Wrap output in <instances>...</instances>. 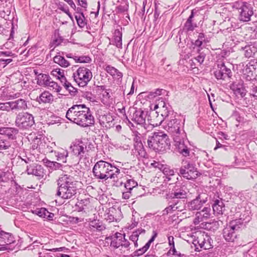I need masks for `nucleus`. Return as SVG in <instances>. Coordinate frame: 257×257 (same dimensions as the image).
Listing matches in <instances>:
<instances>
[{"mask_svg":"<svg viewBox=\"0 0 257 257\" xmlns=\"http://www.w3.org/2000/svg\"><path fill=\"white\" fill-rule=\"evenodd\" d=\"M57 195L64 199H72L77 193V181L67 174L62 175L57 181Z\"/></svg>","mask_w":257,"mask_h":257,"instance_id":"obj_1","label":"nucleus"},{"mask_svg":"<svg viewBox=\"0 0 257 257\" xmlns=\"http://www.w3.org/2000/svg\"><path fill=\"white\" fill-rule=\"evenodd\" d=\"M94 176L98 179L106 181L108 179H117L120 177V170L110 163L100 160L96 162L93 169Z\"/></svg>","mask_w":257,"mask_h":257,"instance_id":"obj_2","label":"nucleus"},{"mask_svg":"<svg viewBox=\"0 0 257 257\" xmlns=\"http://www.w3.org/2000/svg\"><path fill=\"white\" fill-rule=\"evenodd\" d=\"M147 143L149 148L158 153L165 152L170 145L168 136L162 132H155L149 136Z\"/></svg>","mask_w":257,"mask_h":257,"instance_id":"obj_3","label":"nucleus"},{"mask_svg":"<svg viewBox=\"0 0 257 257\" xmlns=\"http://www.w3.org/2000/svg\"><path fill=\"white\" fill-rule=\"evenodd\" d=\"M179 175L187 180H194L200 174L197 170L195 164L192 161L183 160L182 165L179 169Z\"/></svg>","mask_w":257,"mask_h":257,"instance_id":"obj_4","label":"nucleus"},{"mask_svg":"<svg viewBox=\"0 0 257 257\" xmlns=\"http://www.w3.org/2000/svg\"><path fill=\"white\" fill-rule=\"evenodd\" d=\"M148 111L143 110L142 109H135L130 110L129 119L127 118L128 123L134 126L133 123H135L143 127L145 130L149 128L150 125L151 124L148 119V123L146 122V118L148 116Z\"/></svg>","mask_w":257,"mask_h":257,"instance_id":"obj_5","label":"nucleus"},{"mask_svg":"<svg viewBox=\"0 0 257 257\" xmlns=\"http://www.w3.org/2000/svg\"><path fill=\"white\" fill-rule=\"evenodd\" d=\"M242 226L240 220H235L230 222L223 230V236L228 242H233L237 237L236 232Z\"/></svg>","mask_w":257,"mask_h":257,"instance_id":"obj_6","label":"nucleus"},{"mask_svg":"<svg viewBox=\"0 0 257 257\" xmlns=\"http://www.w3.org/2000/svg\"><path fill=\"white\" fill-rule=\"evenodd\" d=\"M75 81L80 87L87 85L92 77L91 70L84 67H79L73 74Z\"/></svg>","mask_w":257,"mask_h":257,"instance_id":"obj_7","label":"nucleus"},{"mask_svg":"<svg viewBox=\"0 0 257 257\" xmlns=\"http://www.w3.org/2000/svg\"><path fill=\"white\" fill-rule=\"evenodd\" d=\"M35 123L33 116L28 112L19 113L16 117V125L22 129H28Z\"/></svg>","mask_w":257,"mask_h":257,"instance_id":"obj_8","label":"nucleus"},{"mask_svg":"<svg viewBox=\"0 0 257 257\" xmlns=\"http://www.w3.org/2000/svg\"><path fill=\"white\" fill-rule=\"evenodd\" d=\"M78 115L74 122L75 123L82 127H86L94 124V117L92 115L89 108L86 106V108L82 109Z\"/></svg>","mask_w":257,"mask_h":257,"instance_id":"obj_9","label":"nucleus"},{"mask_svg":"<svg viewBox=\"0 0 257 257\" xmlns=\"http://www.w3.org/2000/svg\"><path fill=\"white\" fill-rule=\"evenodd\" d=\"M238 20L242 22H248L253 14V7L251 4L247 2H241L238 4L237 8Z\"/></svg>","mask_w":257,"mask_h":257,"instance_id":"obj_10","label":"nucleus"},{"mask_svg":"<svg viewBox=\"0 0 257 257\" xmlns=\"http://www.w3.org/2000/svg\"><path fill=\"white\" fill-rule=\"evenodd\" d=\"M212 243L213 240L211 237L205 232L199 233L196 238L193 241V243L195 246L198 244L200 248L204 249L212 248L213 247Z\"/></svg>","mask_w":257,"mask_h":257,"instance_id":"obj_11","label":"nucleus"},{"mask_svg":"<svg viewBox=\"0 0 257 257\" xmlns=\"http://www.w3.org/2000/svg\"><path fill=\"white\" fill-rule=\"evenodd\" d=\"M36 79L37 84L39 86L51 87L57 92H59L61 90V87L56 82L52 80L48 74H40Z\"/></svg>","mask_w":257,"mask_h":257,"instance_id":"obj_12","label":"nucleus"},{"mask_svg":"<svg viewBox=\"0 0 257 257\" xmlns=\"http://www.w3.org/2000/svg\"><path fill=\"white\" fill-rule=\"evenodd\" d=\"M243 78L247 81H255L257 76V62L251 61L242 70Z\"/></svg>","mask_w":257,"mask_h":257,"instance_id":"obj_13","label":"nucleus"},{"mask_svg":"<svg viewBox=\"0 0 257 257\" xmlns=\"http://www.w3.org/2000/svg\"><path fill=\"white\" fill-rule=\"evenodd\" d=\"M214 75L217 80H227L232 76V72L224 63H221L218 64L217 67L214 72Z\"/></svg>","mask_w":257,"mask_h":257,"instance_id":"obj_14","label":"nucleus"},{"mask_svg":"<svg viewBox=\"0 0 257 257\" xmlns=\"http://www.w3.org/2000/svg\"><path fill=\"white\" fill-rule=\"evenodd\" d=\"M167 198H177L186 199L187 197V188L185 186L176 184L172 190L166 194Z\"/></svg>","mask_w":257,"mask_h":257,"instance_id":"obj_15","label":"nucleus"},{"mask_svg":"<svg viewBox=\"0 0 257 257\" xmlns=\"http://www.w3.org/2000/svg\"><path fill=\"white\" fill-rule=\"evenodd\" d=\"M180 122V120L177 119L174 116H171L169 119L164 121V123L166 124L164 128L170 134L179 131L181 127Z\"/></svg>","mask_w":257,"mask_h":257,"instance_id":"obj_16","label":"nucleus"},{"mask_svg":"<svg viewBox=\"0 0 257 257\" xmlns=\"http://www.w3.org/2000/svg\"><path fill=\"white\" fill-rule=\"evenodd\" d=\"M86 108L85 104H76L73 105L67 110L66 117L70 121L74 123L75 119L78 117L79 114L81 111L82 109Z\"/></svg>","mask_w":257,"mask_h":257,"instance_id":"obj_17","label":"nucleus"},{"mask_svg":"<svg viewBox=\"0 0 257 257\" xmlns=\"http://www.w3.org/2000/svg\"><path fill=\"white\" fill-rule=\"evenodd\" d=\"M26 172L29 175H33L41 179L45 175L44 168L41 165L34 163L33 161L29 165L27 166Z\"/></svg>","mask_w":257,"mask_h":257,"instance_id":"obj_18","label":"nucleus"},{"mask_svg":"<svg viewBox=\"0 0 257 257\" xmlns=\"http://www.w3.org/2000/svg\"><path fill=\"white\" fill-rule=\"evenodd\" d=\"M230 89L234 92V93L238 97H243L246 93V90L243 85L242 80L233 82L230 85Z\"/></svg>","mask_w":257,"mask_h":257,"instance_id":"obj_19","label":"nucleus"},{"mask_svg":"<svg viewBox=\"0 0 257 257\" xmlns=\"http://www.w3.org/2000/svg\"><path fill=\"white\" fill-rule=\"evenodd\" d=\"M210 210L209 207H204L201 211L197 212L193 220L194 224L197 225L209 218L210 216Z\"/></svg>","mask_w":257,"mask_h":257,"instance_id":"obj_20","label":"nucleus"},{"mask_svg":"<svg viewBox=\"0 0 257 257\" xmlns=\"http://www.w3.org/2000/svg\"><path fill=\"white\" fill-rule=\"evenodd\" d=\"M205 202V200H201L200 195H198L195 199L186 203V207L188 210L194 211L199 210Z\"/></svg>","mask_w":257,"mask_h":257,"instance_id":"obj_21","label":"nucleus"},{"mask_svg":"<svg viewBox=\"0 0 257 257\" xmlns=\"http://www.w3.org/2000/svg\"><path fill=\"white\" fill-rule=\"evenodd\" d=\"M240 50L243 52V55L245 58L254 57L257 53V44L256 43H251L244 47H242Z\"/></svg>","mask_w":257,"mask_h":257,"instance_id":"obj_22","label":"nucleus"},{"mask_svg":"<svg viewBox=\"0 0 257 257\" xmlns=\"http://www.w3.org/2000/svg\"><path fill=\"white\" fill-rule=\"evenodd\" d=\"M72 152L75 156L81 158L84 156L85 150L81 140H76L70 147Z\"/></svg>","mask_w":257,"mask_h":257,"instance_id":"obj_23","label":"nucleus"},{"mask_svg":"<svg viewBox=\"0 0 257 257\" xmlns=\"http://www.w3.org/2000/svg\"><path fill=\"white\" fill-rule=\"evenodd\" d=\"M10 104L11 110L13 111L23 110L27 108V102L23 99L20 98L15 101H10Z\"/></svg>","mask_w":257,"mask_h":257,"instance_id":"obj_24","label":"nucleus"},{"mask_svg":"<svg viewBox=\"0 0 257 257\" xmlns=\"http://www.w3.org/2000/svg\"><path fill=\"white\" fill-rule=\"evenodd\" d=\"M124 234H123L119 232H116L113 235L107 237L106 239L111 241L110 246L115 248H117L120 247L121 239H124Z\"/></svg>","mask_w":257,"mask_h":257,"instance_id":"obj_25","label":"nucleus"},{"mask_svg":"<svg viewBox=\"0 0 257 257\" xmlns=\"http://www.w3.org/2000/svg\"><path fill=\"white\" fill-rule=\"evenodd\" d=\"M158 233L156 230H153V235L150 239L146 243V244L142 247L137 250H136L134 252L135 256H140L143 254L145 253L149 248L151 244L154 241L156 237L157 236Z\"/></svg>","mask_w":257,"mask_h":257,"instance_id":"obj_26","label":"nucleus"},{"mask_svg":"<svg viewBox=\"0 0 257 257\" xmlns=\"http://www.w3.org/2000/svg\"><path fill=\"white\" fill-rule=\"evenodd\" d=\"M134 149L132 150V153L136 155L139 159L147 158L148 154L142 144H134Z\"/></svg>","mask_w":257,"mask_h":257,"instance_id":"obj_27","label":"nucleus"},{"mask_svg":"<svg viewBox=\"0 0 257 257\" xmlns=\"http://www.w3.org/2000/svg\"><path fill=\"white\" fill-rule=\"evenodd\" d=\"M54 100V97L51 93L48 91H44L39 97H37L36 101L39 103H52Z\"/></svg>","mask_w":257,"mask_h":257,"instance_id":"obj_28","label":"nucleus"},{"mask_svg":"<svg viewBox=\"0 0 257 257\" xmlns=\"http://www.w3.org/2000/svg\"><path fill=\"white\" fill-rule=\"evenodd\" d=\"M13 242L11 235L8 232L3 231L0 228V246L10 244Z\"/></svg>","mask_w":257,"mask_h":257,"instance_id":"obj_29","label":"nucleus"},{"mask_svg":"<svg viewBox=\"0 0 257 257\" xmlns=\"http://www.w3.org/2000/svg\"><path fill=\"white\" fill-rule=\"evenodd\" d=\"M163 106L162 109L161 111V117L162 119L159 118L160 120V124H162L167 119H169L171 116H173V112L172 111L170 110L165 105V103L163 102Z\"/></svg>","mask_w":257,"mask_h":257,"instance_id":"obj_30","label":"nucleus"},{"mask_svg":"<svg viewBox=\"0 0 257 257\" xmlns=\"http://www.w3.org/2000/svg\"><path fill=\"white\" fill-rule=\"evenodd\" d=\"M212 207L214 213L216 214H222L223 211L225 209V206L222 200H215Z\"/></svg>","mask_w":257,"mask_h":257,"instance_id":"obj_31","label":"nucleus"},{"mask_svg":"<svg viewBox=\"0 0 257 257\" xmlns=\"http://www.w3.org/2000/svg\"><path fill=\"white\" fill-rule=\"evenodd\" d=\"M68 153L67 150L61 149L57 151L54 152V155L58 161L61 162L63 163L67 161V157Z\"/></svg>","mask_w":257,"mask_h":257,"instance_id":"obj_32","label":"nucleus"},{"mask_svg":"<svg viewBox=\"0 0 257 257\" xmlns=\"http://www.w3.org/2000/svg\"><path fill=\"white\" fill-rule=\"evenodd\" d=\"M18 132V130L14 127H3L2 135L6 136L9 139L14 140Z\"/></svg>","mask_w":257,"mask_h":257,"instance_id":"obj_33","label":"nucleus"},{"mask_svg":"<svg viewBox=\"0 0 257 257\" xmlns=\"http://www.w3.org/2000/svg\"><path fill=\"white\" fill-rule=\"evenodd\" d=\"M173 137V140L175 142V146L177 147L180 144H182L185 142L184 137L185 135L184 133L181 134L180 130L171 134Z\"/></svg>","mask_w":257,"mask_h":257,"instance_id":"obj_34","label":"nucleus"},{"mask_svg":"<svg viewBox=\"0 0 257 257\" xmlns=\"http://www.w3.org/2000/svg\"><path fill=\"white\" fill-rule=\"evenodd\" d=\"M114 43L113 45H115L116 47L121 48L122 47V33L118 29L114 31Z\"/></svg>","mask_w":257,"mask_h":257,"instance_id":"obj_35","label":"nucleus"},{"mask_svg":"<svg viewBox=\"0 0 257 257\" xmlns=\"http://www.w3.org/2000/svg\"><path fill=\"white\" fill-rule=\"evenodd\" d=\"M178 152L184 157H188L190 155V149L185 144V143L180 144L176 147Z\"/></svg>","mask_w":257,"mask_h":257,"instance_id":"obj_36","label":"nucleus"},{"mask_svg":"<svg viewBox=\"0 0 257 257\" xmlns=\"http://www.w3.org/2000/svg\"><path fill=\"white\" fill-rule=\"evenodd\" d=\"M53 61L62 67H67L70 65V63L66 60L64 57L60 55H56L53 58Z\"/></svg>","mask_w":257,"mask_h":257,"instance_id":"obj_37","label":"nucleus"},{"mask_svg":"<svg viewBox=\"0 0 257 257\" xmlns=\"http://www.w3.org/2000/svg\"><path fill=\"white\" fill-rule=\"evenodd\" d=\"M43 162L47 167L54 170L60 169L62 166L60 163L55 161H51L47 158L44 159Z\"/></svg>","mask_w":257,"mask_h":257,"instance_id":"obj_38","label":"nucleus"},{"mask_svg":"<svg viewBox=\"0 0 257 257\" xmlns=\"http://www.w3.org/2000/svg\"><path fill=\"white\" fill-rule=\"evenodd\" d=\"M90 225L98 231H102L105 229V227L99 220L94 219L90 221Z\"/></svg>","mask_w":257,"mask_h":257,"instance_id":"obj_39","label":"nucleus"},{"mask_svg":"<svg viewBox=\"0 0 257 257\" xmlns=\"http://www.w3.org/2000/svg\"><path fill=\"white\" fill-rule=\"evenodd\" d=\"M125 190L132 191L134 188L138 186V183L133 179H127L124 183Z\"/></svg>","mask_w":257,"mask_h":257,"instance_id":"obj_40","label":"nucleus"},{"mask_svg":"<svg viewBox=\"0 0 257 257\" xmlns=\"http://www.w3.org/2000/svg\"><path fill=\"white\" fill-rule=\"evenodd\" d=\"M81 141L85 152H88L94 149V144L91 141L85 139L81 140Z\"/></svg>","mask_w":257,"mask_h":257,"instance_id":"obj_41","label":"nucleus"},{"mask_svg":"<svg viewBox=\"0 0 257 257\" xmlns=\"http://www.w3.org/2000/svg\"><path fill=\"white\" fill-rule=\"evenodd\" d=\"M73 59L76 63H89L92 61L91 58L88 56H74Z\"/></svg>","mask_w":257,"mask_h":257,"instance_id":"obj_42","label":"nucleus"},{"mask_svg":"<svg viewBox=\"0 0 257 257\" xmlns=\"http://www.w3.org/2000/svg\"><path fill=\"white\" fill-rule=\"evenodd\" d=\"M75 19L78 26L80 28H84L86 25V20L83 14H78L75 16Z\"/></svg>","mask_w":257,"mask_h":257,"instance_id":"obj_43","label":"nucleus"},{"mask_svg":"<svg viewBox=\"0 0 257 257\" xmlns=\"http://www.w3.org/2000/svg\"><path fill=\"white\" fill-rule=\"evenodd\" d=\"M198 55L194 58V59L200 64H202L206 57V54L204 51H201L200 49H198V50L196 51Z\"/></svg>","mask_w":257,"mask_h":257,"instance_id":"obj_44","label":"nucleus"},{"mask_svg":"<svg viewBox=\"0 0 257 257\" xmlns=\"http://www.w3.org/2000/svg\"><path fill=\"white\" fill-rule=\"evenodd\" d=\"M163 91H164L163 89H156L155 91L150 92L148 97L150 99L154 98L156 96L161 95Z\"/></svg>","mask_w":257,"mask_h":257,"instance_id":"obj_45","label":"nucleus"},{"mask_svg":"<svg viewBox=\"0 0 257 257\" xmlns=\"http://www.w3.org/2000/svg\"><path fill=\"white\" fill-rule=\"evenodd\" d=\"M11 173L9 171H0V179L2 181L6 182L9 180Z\"/></svg>","mask_w":257,"mask_h":257,"instance_id":"obj_46","label":"nucleus"},{"mask_svg":"<svg viewBox=\"0 0 257 257\" xmlns=\"http://www.w3.org/2000/svg\"><path fill=\"white\" fill-rule=\"evenodd\" d=\"M11 146L10 142L1 138V142H0V150H7Z\"/></svg>","mask_w":257,"mask_h":257,"instance_id":"obj_47","label":"nucleus"},{"mask_svg":"<svg viewBox=\"0 0 257 257\" xmlns=\"http://www.w3.org/2000/svg\"><path fill=\"white\" fill-rule=\"evenodd\" d=\"M170 205L169 206L166 207L163 210V214H168L169 213H171L175 210H177L176 209V207H175L174 205L172 203H169Z\"/></svg>","mask_w":257,"mask_h":257,"instance_id":"obj_48","label":"nucleus"},{"mask_svg":"<svg viewBox=\"0 0 257 257\" xmlns=\"http://www.w3.org/2000/svg\"><path fill=\"white\" fill-rule=\"evenodd\" d=\"M46 211V208H41L40 209H37L34 211H33V213L38 215L40 217H45V212Z\"/></svg>","mask_w":257,"mask_h":257,"instance_id":"obj_49","label":"nucleus"},{"mask_svg":"<svg viewBox=\"0 0 257 257\" xmlns=\"http://www.w3.org/2000/svg\"><path fill=\"white\" fill-rule=\"evenodd\" d=\"M0 110L10 111L11 110L10 101L5 103H0Z\"/></svg>","mask_w":257,"mask_h":257,"instance_id":"obj_50","label":"nucleus"},{"mask_svg":"<svg viewBox=\"0 0 257 257\" xmlns=\"http://www.w3.org/2000/svg\"><path fill=\"white\" fill-rule=\"evenodd\" d=\"M185 199L179 200V202L177 204H176V205H175V207H176V209L178 211H181L183 210V209L185 207Z\"/></svg>","mask_w":257,"mask_h":257,"instance_id":"obj_51","label":"nucleus"},{"mask_svg":"<svg viewBox=\"0 0 257 257\" xmlns=\"http://www.w3.org/2000/svg\"><path fill=\"white\" fill-rule=\"evenodd\" d=\"M105 70L112 76H115L116 72H117V69L110 65H107L106 67Z\"/></svg>","mask_w":257,"mask_h":257,"instance_id":"obj_52","label":"nucleus"},{"mask_svg":"<svg viewBox=\"0 0 257 257\" xmlns=\"http://www.w3.org/2000/svg\"><path fill=\"white\" fill-rule=\"evenodd\" d=\"M194 27L192 23L186 22L184 26V30L187 32L193 31L194 29Z\"/></svg>","mask_w":257,"mask_h":257,"instance_id":"obj_53","label":"nucleus"},{"mask_svg":"<svg viewBox=\"0 0 257 257\" xmlns=\"http://www.w3.org/2000/svg\"><path fill=\"white\" fill-rule=\"evenodd\" d=\"M51 74L57 77L58 79L61 78V75H64V71L61 70L60 69L53 70L51 72Z\"/></svg>","mask_w":257,"mask_h":257,"instance_id":"obj_54","label":"nucleus"},{"mask_svg":"<svg viewBox=\"0 0 257 257\" xmlns=\"http://www.w3.org/2000/svg\"><path fill=\"white\" fill-rule=\"evenodd\" d=\"M203 43L201 41H200L197 39L194 43H192V45L194 46L193 47V49H196V51L198 50V49H200L201 51L202 50V48L201 46Z\"/></svg>","mask_w":257,"mask_h":257,"instance_id":"obj_55","label":"nucleus"},{"mask_svg":"<svg viewBox=\"0 0 257 257\" xmlns=\"http://www.w3.org/2000/svg\"><path fill=\"white\" fill-rule=\"evenodd\" d=\"M232 117L234 118L235 120L237 121L238 123H239L240 122H242L243 121V118L241 117L238 113V112L235 111L234 112ZM239 125V123L236 124V126H238Z\"/></svg>","mask_w":257,"mask_h":257,"instance_id":"obj_56","label":"nucleus"},{"mask_svg":"<svg viewBox=\"0 0 257 257\" xmlns=\"http://www.w3.org/2000/svg\"><path fill=\"white\" fill-rule=\"evenodd\" d=\"M139 235L140 233L138 231H134L132 234L130 236V239L133 242L138 241Z\"/></svg>","mask_w":257,"mask_h":257,"instance_id":"obj_57","label":"nucleus"},{"mask_svg":"<svg viewBox=\"0 0 257 257\" xmlns=\"http://www.w3.org/2000/svg\"><path fill=\"white\" fill-rule=\"evenodd\" d=\"M59 79L60 80L64 87H69L68 85H69L70 83L67 81L64 75H61V78H59Z\"/></svg>","mask_w":257,"mask_h":257,"instance_id":"obj_58","label":"nucleus"},{"mask_svg":"<svg viewBox=\"0 0 257 257\" xmlns=\"http://www.w3.org/2000/svg\"><path fill=\"white\" fill-rule=\"evenodd\" d=\"M141 134L138 132H137L135 135V137L134 138V144H142L140 136Z\"/></svg>","mask_w":257,"mask_h":257,"instance_id":"obj_59","label":"nucleus"},{"mask_svg":"<svg viewBox=\"0 0 257 257\" xmlns=\"http://www.w3.org/2000/svg\"><path fill=\"white\" fill-rule=\"evenodd\" d=\"M69 87H65V88L69 91L71 95H74L76 92V89L73 87L70 83L68 85Z\"/></svg>","mask_w":257,"mask_h":257,"instance_id":"obj_60","label":"nucleus"},{"mask_svg":"<svg viewBox=\"0 0 257 257\" xmlns=\"http://www.w3.org/2000/svg\"><path fill=\"white\" fill-rule=\"evenodd\" d=\"M54 216V213L49 212L48 210L46 209V211L45 212V217H44L43 218L48 219L49 220H52Z\"/></svg>","mask_w":257,"mask_h":257,"instance_id":"obj_61","label":"nucleus"},{"mask_svg":"<svg viewBox=\"0 0 257 257\" xmlns=\"http://www.w3.org/2000/svg\"><path fill=\"white\" fill-rule=\"evenodd\" d=\"M205 36L203 33H200L198 35V39L200 41H201L202 42L206 44L209 42V41L205 38Z\"/></svg>","mask_w":257,"mask_h":257,"instance_id":"obj_62","label":"nucleus"},{"mask_svg":"<svg viewBox=\"0 0 257 257\" xmlns=\"http://www.w3.org/2000/svg\"><path fill=\"white\" fill-rule=\"evenodd\" d=\"M130 245V242L127 240L125 239V238L121 239V242L120 243V246L127 248Z\"/></svg>","mask_w":257,"mask_h":257,"instance_id":"obj_63","label":"nucleus"},{"mask_svg":"<svg viewBox=\"0 0 257 257\" xmlns=\"http://www.w3.org/2000/svg\"><path fill=\"white\" fill-rule=\"evenodd\" d=\"M84 96L86 97L88 100L93 101L95 97L94 95L90 92H86L84 94Z\"/></svg>","mask_w":257,"mask_h":257,"instance_id":"obj_64","label":"nucleus"}]
</instances>
